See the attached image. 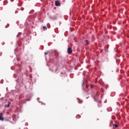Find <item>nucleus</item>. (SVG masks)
<instances>
[{
	"mask_svg": "<svg viewBox=\"0 0 129 129\" xmlns=\"http://www.w3.org/2000/svg\"><path fill=\"white\" fill-rule=\"evenodd\" d=\"M114 126H115V127H118V125H117V124H114Z\"/></svg>",
	"mask_w": 129,
	"mask_h": 129,
	"instance_id": "8",
	"label": "nucleus"
},
{
	"mask_svg": "<svg viewBox=\"0 0 129 129\" xmlns=\"http://www.w3.org/2000/svg\"><path fill=\"white\" fill-rule=\"evenodd\" d=\"M43 29L44 30H47V27H46V26H43Z\"/></svg>",
	"mask_w": 129,
	"mask_h": 129,
	"instance_id": "7",
	"label": "nucleus"
},
{
	"mask_svg": "<svg viewBox=\"0 0 129 129\" xmlns=\"http://www.w3.org/2000/svg\"><path fill=\"white\" fill-rule=\"evenodd\" d=\"M58 69H59V64H55L52 67V71L57 72Z\"/></svg>",
	"mask_w": 129,
	"mask_h": 129,
	"instance_id": "1",
	"label": "nucleus"
},
{
	"mask_svg": "<svg viewBox=\"0 0 129 129\" xmlns=\"http://www.w3.org/2000/svg\"><path fill=\"white\" fill-rule=\"evenodd\" d=\"M90 87H93V84H91V85H90Z\"/></svg>",
	"mask_w": 129,
	"mask_h": 129,
	"instance_id": "9",
	"label": "nucleus"
},
{
	"mask_svg": "<svg viewBox=\"0 0 129 129\" xmlns=\"http://www.w3.org/2000/svg\"><path fill=\"white\" fill-rule=\"evenodd\" d=\"M0 120H2V121H3V120H5V119L4 118V117H3V113H0Z\"/></svg>",
	"mask_w": 129,
	"mask_h": 129,
	"instance_id": "4",
	"label": "nucleus"
},
{
	"mask_svg": "<svg viewBox=\"0 0 129 129\" xmlns=\"http://www.w3.org/2000/svg\"><path fill=\"white\" fill-rule=\"evenodd\" d=\"M10 104H11V102H8V104L6 106L7 107H10Z\"/></svg>",
	"mask_w": 129,
	"mask_h": 129,
	"instance_id": "5",
	"label": "nucleus"
},
{
	"mask_svg": "<svg viewBox=\"0 0 129 129\" xmlns=\"http://www.w3.org/2000/svg\"><path fill=\"white\" fill-rule=\"evenodd\" d=\"M85 42L86 43L87 45H89V42H88V40H86Z\"/></svg>",
	"mask_w": 129,
	"mask_h": 129,
	"instance_id": "6",
	"label": "nucleus"
},
{
	"mask_svg": "<svg viewBox=\"0 0 129 129\" xmlns=\"http://www.w3.org/2000/svg\"><path fill=\"white\" fill-rule=\"evenodd\" d=\"M100 105H99L98 107H100Z\"/></svg>",
	"mask_w": 129,
	"mask_h": 129,
	"instance_id": "11",
	"label": "nucleus"
},
{
	"mask_svg": "<svg viewBox=\"0 0 129 129\" xmlns=\"http://www.w3.org/2000/svg\"><path fill=\"white\" fill-rule=\"evenodd\" d=\"M44 54H45V55H47V53L45 52Z\"/></svg>",
	"mask_w": 129,
	"mask_h": 129,
	"instance_id": "10",
	"label": "nucleus"
},
{
	"mask_svg": "<svg viewBox=\"0 0 129 129\" xmlns=\"http://www.w3.org/2000/svg\"><path fill=\"white\" fill-rule=\"evenodd\" d=\"M60 5V4L59 1H55V6H56V7H59Z\"/></svg>",
	"mask_w": 129,
	"mask_h": 129,
	"instance_id": "3",
	"label": "nucleus"
},
{
	"mask_svg": "<svg viewBox=\"0 0 129 129\" xmlns=\"http://www.w3.org/2000/svg\"><path fill=\"white\" fill-rule=\"evenodd\" d=\"M73 52V50L72 49V48L71 47H69L68 48V54H71Z\"/></svg>",
	"mask_w": 129,
	"mask_h": 129,
	"instance_id": "2",
	"label": "nucleus"
},
{
	"mask_svg": "<svg viewBox=\"0 0 129 129\" xmlns=\"http://www.w3.org/2000/svg\"><path fill=\"white\" fill-rule=\"evenodd\" d=\"M78 116H79V115L77 116V117H78Z\"/></svg>",
	"mask_w": 129,
	"mask_h": 129,
	"instance_id": "12",
	"label": "nucleus"
}]
</instances>
